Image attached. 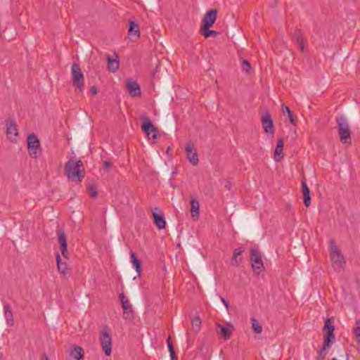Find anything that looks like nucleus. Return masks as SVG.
<instances>
[{
  "mask_svg": "<svg viewBox=\"0 0 360 360\" xmlns=\"http://www.w3.org/2000/svg\"><path fill=\"white\" fill-rule=\"evenodd\" d=\"M82 167L83 162L81 160H70L65 165V174L72 181L81 182L83 176L80 175V169Z\"/></svg>",
  "mask_w": 360,
  "mask_h": 360,
  "instance_id": "f257e3e1",
  "label": "nucleus"
},
{
  "mask_svg": "<svg viewBox=\"0 0 360 360\" xmlns=\"http://www.w3.org/2000/svg\"><path fill=\"white\" fill-rule=\"evenodd\" d=\"M330 255L333 266L336 271H341L345 266V260L334 240L330 241Z\"/></svg>",
  "mask_w": 360,
  "mask_h": 360,
  "instance_id": "f03ea898",
  "label": "nucleus"
},
{
  "mask_svg": "<svg viewBox=\"0 0 360 360\" xmlns=\"http://www.w3.org/2000/svg\"><path fill=\"white\" fill-rule=\"evenodd\" d=\"M340 139L343 143L351 142V131L347 119L341 116L337 119Z\"/></svg>",
  "mask_w": 360,
  "mask_h": 360,
  "instance_id": "7ed1b4c3",
  "label": "nucleus"
},
{
  "mask_svg": "<svg viewBox=\"0 0 360 360\" xmlns=\"http://www.w3.org/2000/svg\"><path fill=\"white\" fill-rule=\"evenodd\" d=\"M71 70L72 85L75 86L79 92H82L84 86V77L80 66L77 63H73Z\"/></svg>",
  "mask_w": 360,
  "mask_h": 360,
  "instance_id": "20e7f679",
  "label": "nucleus"
},
{
  "mask_svg": "<svg viewBox=\"0 0 360 360\" xmlns=\"http://www.w3.org/2000/svg\"><path fill=\"white\" fill-rule=\"evenodd\" d=\"M40 142L34 134H30L27 136V150L30 156L33 159L39 157L40 150Z\"/></svg>",
  "mask_w": 360,
  "mask_h": 360,
  "instance_id": "39448f33",
  "label": "nucleus"
},
{
  "mask_svg": "<svg viewBox=\"0 0 360 360\" xmlns=\"http://www.w3.org/2000/svg\"><path fill=\"white\" fill-rule=\"evenodd\" d=\"M250 261L252 268L257 274H259V273L264 269L261 253L255 247L251 248L250 249Z\"/></svg>",
  "mask_w": 360,
  "mask_h": 360,
  "instance_id": "423d86ee",
  "label": "nucleus"
},
{
  "mask_svg": "<svg viewBox=\"0 0 360 360\" xmlns=\"http://www.w3.org/2000/svg\"><path fill=\"white\" fill-rule=\"evenodd\" d=\"M142 122L141 127L143 131L147 134L149 139L155 140L158 137L157 128L153 124L150 118L146 116L140 117Z\"/></svg>",
  "mask_w": 360,
  "mask_h": 360,
  "instance_id": "0eeeda50",
  "label": "nucleus"
},
{
  "mask_svg": "<svg viewBox=\"0 0 360 360\" xmlns=\"http://www.w3.org/2000/svg\"><path fill=\"white\" fill-rule=\"evenodd\" d=\"M120 299L123 309V318L125 320L131 321L134 318V311L129 300L124 293L120 295Z\"/></svg>",
  "mask_w": 360,
  "mask_h": 360,
  "instance_id": "6e6552de",
  "label": "nucleus"
},
{
  "mask_svg": "<svg viewBox=\"0 0 360 360\" xmlns=\"http://www.w3.org/2000/svg\"><path fill=\"white\" fill-rule=\"evenodd\" d=\"M100 343L103 352L106 356H110L112 352V338L107 331H103L100 335Z\"/></svg>",
  "mask_w": 360,
  "mask_h": 360,
  "instance_id": "1a4fd4ad",
  "label": "nucleus"
},
{
  "mask_svg": "<svg viewBox=\"0 0 360 360\" xmlns=\"http://www.w3.org/2000/svg\"><path fill=\"white\" fill-rule=\"evenodd\" d=\"M58 236V242L60 246L62 255L65 258H68V252L67 250V238L64 230L62 228L58 227L56 230Z\"/></svg>",
  "mask_w": 360,
  "mask_h": 360,
  "instance_id": "9d476101",
  "label": "nucleus"
},
{
  "mask_svg": "<svg viewBox=\"0 0 360 360\" xmlns=\"http://www.w3.org/2000/svg\"><path fill=\"white\" fill-rule=\"evenodd\" d=\"M154 224L160 230L165 228L166 222L165 219L164 213L158 207H155L151 210Z\"/></svg>",
  "mask_w": 360,
  "mask_h": 360,
  "instance_id": "9b49d317",
  "label": "nucleus"
},
{
  "mask_svg": "<svg viewBox=\"0 0 360 360\" xmlns=\"http://www.w3.org/2000/svg\"><path fill=\"white\" fill-rule=\"evenodd\" d=\"M261 121L264 132L273 136L275 130L271 115L266 112L262 115Z\"/></svg>",
  "mask_w": 360,
  "mask_h": 360,
  "instance_id": "f8f14e48",
  "label": "nucleus"
},
{
  "mask_svg": "<svg viewBox=\"0 0 360 360\" xmlns=\"http://www.w3.org/2000/svg\"><path fill=\"white\" fill-rule=\"evenodd\" d=\"M185 150L186 152V157L192 165H197L198 164V155L196 149L194 148V144L192 142L186 143L185 146Z\"/></svg>",
  "mask_w": 360,
  "mask_h": 360,
  "instance_id": "ddd939ff",
  "label": "nucleus"
},
{
  "mask_svg": "<svg viewBox=\"0 0 360 360\" xmlns=\"http://www.w3.org/2000/svg\"><path fill=\"white\" fill-rule=\"evenodd\" d=\"M217 17V11L216 9H211L208 11L204 15L202 20L201 27L210 28L215 22Z\"/></svg>",
  "mask_w": 360,
  "mask_h": 360,
  "instance_id": "4468645a",
  "label": "nucleus"
},
{
  "mask_svg": "<svg viewBox=\"0 0 360 360\" xmlns=\"http://www.w3.org/2000/svg\"><path fill=\"white\" fill-rule=\"evenodd\" d=\"M217 333L222 335L224 340H227L231 338L232 331L233 330V326L230 323H226L224 325H221L217 323Z\"/></svg>",
  "mask_w": 360,
  "mask_h": 360,
  "instance_id": "2eb2a0df",
  "label": "nucleus"
},
{
  "mask_svg": "<svg viewBox=\"0 0 360 360\" xmlns=\"http://www.w3.org/2000/svg\"><path fill=\"white\" fill-rule=\"evenodd\" d=\"M126 84L127 91L131 96L136 97L141 95V89L136 82L129 79L127 81Z\"/></svg>",
  "mask_w": 360,
  "mask_h": 360,
  "instance_id": "dca6fc26",
  "label": "nucleus"
},
{
  "mask_svg": "<svg viewBox=\"0 0 360 360\" xmlns=\"http://www.w3.org/2000/svg\"><path fill=\"white\" fill-rule=\"evenodd\" d=\"M6 133L8 139H11L18 136V131L15 122L12 119L6 121Z\"/></svg>",
  "mask_w": 360,
  "mask_h": 360,
  "instance_id": "f3484780",
  "label": "nucleus"
},
{
  "mask_svg": "<svg viewBox=\"0 0 360 360\" xmlns=\"http://www.w3.org/2000/svg\"><path fill=\"white\" fill-rule=\"evenodd\" d=\"M302 191L303 193L304 202L307 207H308L311 203L310 191L306 183L305 179L302 181Z\"/></svg>",
  "mask_w": 360,
  "mask_h": 360,
  "instance_id": "a211bd4d",
  "label": "nucleus"
},
{
  "mask_svg": "<svg viewBox=\"0 0 360 360\" xmlns=\"http://www.w3.org/2000/svg\"><path fill=\"white\" fill-rule=\"evenodd\" d=\"M283 141L281 138H278L277 141V145L274 150V160L276 162H280L283 159Z\"/></svg>",
  "mask_w": 360,
  "mask_h": 360,
  "instance_id": "6ab92c4d",
  "label": "nucleus"
},
{
  "mask_svg": "<svg viewBox=\"0 0 360 360\" xmlns=\"http://www.w3.org/2000/svg\"><path fill=\"white\" fill-rule=\"evenodd\" d=\"M108 68L112 72H115L120 67L119 60L117 56L115 58H112L109 55L107 56Z\"/></svg>",
  "mask_w": 360,
  "mask_h": 360,
  "instance_id": "aec40b11",
  "label": "nucleus"
},
{
  "mask_svg": "<svg viewBox=\"0 0 360 360\" xmlns=\"http://www.w3.org/2000/svg\"><path fill=\"white\" fill-rule=\"evenodd\" d=\"M295 37L297 45L300 48V51L303 52L305 49V46L307 44V40L300 31L295 32Z\"/></svg>",
  "mask_w": 360,
  "mask_h": 360,
  "instance_id": "412c9836",
  "label": "nucleus"
},
{
  "mask_svg": "<svg viewBox=\"0 0 360 360\" xmlns=\"http://www.w3.org/2000/svg\"><path fill=\"white\" fill-rule=\"evenodd\" d=\"M70 355L71 357L76 360H83L84 359V350L83 348L79 346H75L71 349Z\"/></svg>",
  "mask_w": 360,
  "mask_h": 360,
  "instance_id": "4be33fe9",
  "label": "nucleus"
},
{
  "mask_svg": "<svg viewBox=\"0 0 360 360\" xmlns=\"http://www.w3.org/2000/svg\"><path fill=\"white\" fill-rule=\"evenodd\" d=\"M199 206L198 201L192 198L191 200V212L192 218L198 219L199 217Z\"/></svg>",
  "mask_w": 360,
  "mask_h": 360,
  "instance_id": "5701e85b",
  "label": "nucleus"
},
{
  "mask_svg": "<svg viewBox=\"0 0 360 360\" xmlns=\"http://www.w3.org/2000/svg\"><path fill=\"white\" fill-rule=\"evenodd\" d=\"M245 248L240 247L239 248L235 249L233 257H232V262L233 264L236 266H239L240 263L241 262V259H238V257L244 252Z\"/></svg>",
  "mask_w": 360,
  "mask_h": 360,
  "instance_id": "b1692460",
  "label": "nucleus"
},
{
  "mask_svg": "<svg viewBox=\"0 0 360 360\" xmlns=\"http://www.w3.org/2000/svg\"><path fill=\"white\" fill-rule=\"evenodd\" d=\"M131 262L133 264L134 268L136 269V272L139 275L141 274V264L140 260L137 258L135 252L133 251L130 252Z\"/></svg>",
  "mask_w": 360,
  "mask_h": 360,
  "instance_id": "393cba45",
  "label": "nucleus"
},
{
  "mask_svg": "<svg viewBox=\"0 0 360 360\" xmlns=\"http://www.w3.org/2000/svg\"><path fill=\"white\" fill-rule=\"evenodd\" d=\"M5 318L6 319L8 325L13 326V315L9 304H6L4 305Z\"/></svg>",
  "mask_w": 360,
  "mask_h": 360,
  "instance_id": "a878e982",
  "label": "nucleus"
},
{
  "mask_svg": "<svg viewBox=\"0 0 360 360\" xmlns=\"http://www.w3.org/2000/svg\"><path fill=\"white\" fill-rule=\"evenodd\" d=\"M128 33L130 36H135L137 39L140 37L139 27L135 22H130Z\"/></svg>",
  "mask_w": 360,
  "mask_h": 360,
  "instance_id": "bb28decb",
  "label": "nucleus"
},
{
  "mask_svg": "<svg viewBox=\"0 0 360 360\" xmlns=\"http://www.w3.org/2000/svg\"><path fill=\"white\" fill-rule=\"evenodd\" d=\"M56 262L59 272L63 274H65L68 271V266L66 263H63L61 262V258L59 254L56 255Z\"/></svg>",
  "mask_w": 360,
  "mask_h": 360,
  "instance_id": "cd10ccee",
  "label": "nucleus"
},
{
  "mask_svg": "<svg viewBox=\"0 0 360 360\" xmlns=\"http://www.w3.org/2000/svg\"><path fill=\"white\" fill-rule=\"evenodd\" d=\"M200 33L205 37V38H208L210 36L216 37L219 34V32L214 30H210L209 28H205V27H200Z\"/></svg>",
  "mask_w": 360,
  "mask_h": 360,
  "instance_id": "c85d7f7f",
  "label": "nucleus"
},
{
  "mask_svg": "<svg viewBox=\"0 0 360 360\" xmlns=\"http://www.w3.org/2000/svg\"><path fill=\"white\" fill-rule=\"evenodd\" d=\"M281 111L283 114H287L288 115V117L289 118V120L290 122L292 124H295V120L294 119L293 117V115H292V112L290 111L289 107L288 105H286L285 104H282L281 105Z\"/></svg>",
  "mask_w": 360,
  "mask_h": 360,
  "instance_id": "c756f323",
  "label": "nucleus"
},
{
  "mask_svg": "<svg viewBox=\"0 0 360 360\" xmlns=\"http://www.w3.org/2000/svg\"><path fill=\"white\" fill-rule=\"evenodd\" d=\"M334 332H327L324 335L323 342L326 343V346H331L335 341Z\"/></svg>",
  "mask_w": 360,
  "mask_h": 360,
  "instance_id": "7c9ffc66",
  "label": "nucleus"
},
{
  "mask_svg": "<svg viewBox=\"0 0 360 360\" xmlns=\"http://www.w3.org/2000/svg\"><path fill=\"white\" fill-rule=\"evenodd\" d=\"M167 342L168 349H169V352L170 354L171 360H177V357L176 356L173 345L171 342L170 337H169L167 338Z\"/></svg>",
  "mask_w": 360,
  "mask_h": 360,
  "instance_id": "2f4dec72",
  "label": "nucleus"
},
{
  "mask_svg": "<svg viewBox=\"0 0 360 360\" xmlns=\"http://www.w3.org/2000/svg\"><path fill=\"white\" fill-rule=\"evenodd\" d=\"M331 346H326V343L323 342V347L320 349V350L319 352V356L317 357L319 360L325 358L326 355L328 353V350L329 349V348Z\"/></svg>",
  "mask_w": 360,
  "mask_h": 360,
  "instance_id": "473e14b6",
  "label": "nucleus"
},
{
  "mask_svg": "<svg viewBox=\"0 0 360 360\" xmlns=\"http://www.w3.org/2000/svg\"><path fill=\"white\" fill-rule=\"evenodd\" d=\"M324 330L327 332H334L335 327L333 326V321L330 319H327L325 322Z\"/></svg>",
  "mask_w": 360,
  "mask_h": 360,
  "instance_id": "72a5a7b5",
  "label": "nucleus"
},
{
  "mask_svg": "<svg viewBox=\"0 0 360 360\" xmlns=\"http://www.w3.org/2000/svg\"><path fill=\"white\" fill-rule=\"evenodd\" d=\"M252 328L255 333L257 334L261 333L262 331V328L261 325L257 321V320L255 318L252 319Z\"/></svg>",
  "mask_w": 360,
  "mask_h": 360,
  "instance_id": "f704fd0d",
  "label": "nucleus"
},
{
  "mask_svg": "<svg viewBox=\"0 0 360 360\" xmlns=\"http://www.w3.org/2000/svg\"><path fill=\"white\" fill-rule=\"evenodd\" d=\"M360 321L356 323V327L354 328V333L357 338L358 342L360 343V326H358Z\"/></svg>",
  "mask_w": 360,
  "mask_h": 360,
  "instance_id": "c9c22d12",
  "label": "nucleus"
},
{
  "mask_svg": "<svg viewBox=\"0 0 360 360\" xmlns=\"http://www.w3.org/2000/svg\"><path fill=\"white\" fill-rule=\"evenodd\" d=\"M242 67L243 69L248 72L250 69V64L247 60H243L242 62Z\"/></svg>",
  "mask_w": 360,
  "mask_h": 360,
  "instance_id": "e433bc0d",
  "label": "nucleus"
},
{
  "mask_svg": "<svg viewBox=\"0 0 360 360\" xmlns=\"http://www.w3.org/2000/svg\"><path fill=\"white\" fill-rule=\"evenodd\" d=\"M192 326H196L198 328V330L200 328V324H201V320L199 317L195 318L193 320H192Z\"/></svg>",
  "mask_w": 360,
  "mask_h": 360,
  "instance_id": "4c0bfd02",
  "label": "nucleus"
},
{
  "mask_svg": "<svg viewBox=\"0 0 360 360\" xmlns=\"http://www.w3.org/2000/svg\"><path fill=\"white\" fill-rule=\"evenodd\" d=\"M112 167V163L108 161H105L103 162V167L105 169H109Z\"/></svg>",
  "mask_w": 360,
  "mask_h": 360,
  "instance_id": "58836bf2",
  "label": "nucleus"
},
{
  "mask_svg": "<svg viewBox=\"0 0 360 360\" xmlns=\"http://www.w3.org/2000/svg\"><path fill=\"white\" fill-rule=\"evenodd\" d=\"M98 92L97 88L95 86H92L90 89V93L92 95H96Z\"/></svg>",
  "mask_w": 360,
  "mask_h": 360,
  "instance_id": "ea45409f",
  "label": "nucleus"
},
{
  "mask_svg": "<svg viewBox=\"0 0 360 360\" xmlns=\"http://www.w3.org/2000/svg\"><path fill=\"white\" fill-rule=\"evenodd\" d=\"M221 301L225 305L226 309H229V302L224 297H221Z\"/></svg>",
  "mask_w": 360,
  "mask_h": 360,
  "instance_id": "a19ab883",
  "label": "nucleus"
},
{
  "mask_svg": "<svg viewBox=\"0 0 360 360\" xmlns=\"http://www.w3.org/2000/svg\"><path fill=\"white\" fill-rule=\"evenodd\" d=\"M97 195H98V193H97V191H94L92 192V193H91V196H92V197H96V196H97Z\"/></svg>",
  "mask_w": 360,
  "mask_h": 360,
  "instance_id": "79ce46f5",
  "label": "nucleus"
},
{
  "mask_svg": "<svg viewBox=\"0 0 360 360\" xmlns=\"http://www.w3.org/2000/svg\"><path fill=\"white\" fill-rule=\"evenodd\" d=\"M42 360H49V359L48 356L46 354H44Z\"/></svg>",
  "mask_w": 360,
  "mask_h": 360,
  "instance_id": "37998d69",
  "label": "nucleus"
},
{
  "mask_svg": "<svg viewBox=\"0 0 360 360\" xmlns=\"http://www.w3.org/2000/svg\"><path fill=\"white\" fill-rule=\"evenodd\" d=\"M330 360H338L336 358H333Z\"/></svg>",
  "mask_w": 360,
  "mask_h": 360,
  "instance_id": "c03bdc74",
  "label": "nucleus"
},
{
  "mask_svg": "<svg viewBox=\"0 0 360 360\" xmlns=\"http://www.w3.org/2000/svg\"><path fill=\"white\" fill-rule=\"evenodd\" d=\"M0 360H3L2 357L0 356Z\"/></svg>",
  "mask_w": 360,
  "mask_h": 360,
  "instance_id": "a18cd8bd",
  "label": "nucleus"
}]
</instances>
